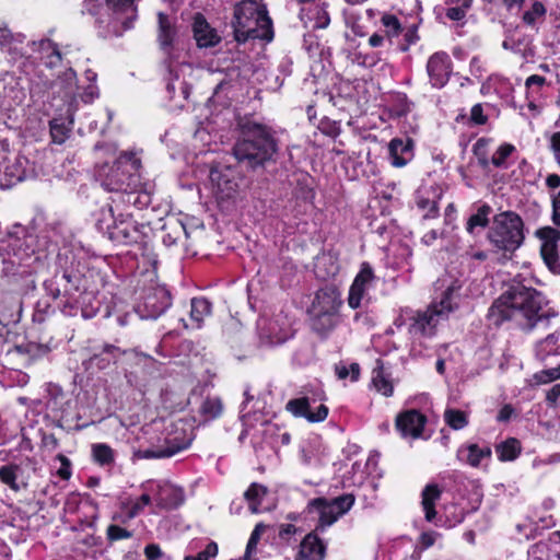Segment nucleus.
Here are the masks:
<instances>
[{
	"label": "nucleus",
	"mask_w": 560,
	"mask_h": 560,
	"mask_svg": "<svg viewBox=\"0 0 560 560\" xmlns=\"http://www.w3.org/2000/svg\"><path fill=\"white\" fill-rule=\"evenodd\" d=\"M542 304L544 298L539 291L513 279L489 308L488 318L495 326L505 320H517L523 329L530 331L539 324L546 327L549 324L550 315L541 312Z\"/></svg>",
	"instance_id": "1"
},
{
	"label": "nucleus",
	"mask_w": 560,
	"mask_h": 560,
	"mask_svg": "<svg viewBox=\"0 0 560 560\" xmlns=\"http://www.w3.org/2000/svg\"><path fill=\"white\" fill-rule=\"evenodd\" d=\"M238 126L241 135L233 147L235 159L247 168H262L278 151L270 128L249 119L241 121Z\"/></svg>",
	"instance_id": "2"
},
{
	"label": "nucleus",
	"mask_w": 560,
	"mask_h": 560,
	"mask_svg": "<svg viewBox=\"0 0 560 560\" xmlns=\"http://www.w3.org/2000/svg\"><path fill=\"white\" fill-rule=\"evenodd\" d=\"M234 37L238 43L247 39H273L272 21L260 0H242L235 5L232 21Z\"/></svg>",
	"instance_id": "3"
},
{
	"label": "nucleus",
	"mask_w": 560,
	"mask_h": 560,
	"mask_svg": "<svg viewBox=\"0 0 560 560\" xmlns=\"http://www.w3.org/2000/svg\"><path fill=\"white\" fill-rule=\"evenodd\" d=\"M460 288L457 281L446 287L440 302H432L424 310H405L408 317V332L413 337L430 338L435 335L438 325L448 318L456 305L453 302L454 293Z\"/></svg>",
	"instance_id": "4"
},
{
	"label": "nucleus",
	"mask_w": 560,
	"mask_h": 560,
	"mask_svg": "<svg viewBox=\"0 0 560 560\" xmlns=\"http://www.w3.org/2000/svg\"><path fill=\"white\" fill-rule=\"evenodd\" d=\"M35 237L27 234L22 225H14L8 240L0 245V260L5 275H14L20 267H31L38 259L34 248Z\"/></svg>",
	"instance_id": "5"
},
{
	"label": "nucleus",
	"mask_w": 560,
	"mask_h": 560,
	"mask_svg": "<svg viewBox=\"0 0 560 560\" xmlns=\"http://www.w3.org/2000/svg\"><path fill=\"white\" fill-rule=\"evenodd\" d=\"M490 244L504 253H514L524 242V223L513 211H504L493 217L488 232Z\"/></svg>",
	"instance_id": "6"
},
{
	"label": "nucleus",
	"mask_w": 560,
	"mask_h": 560,
	"mask_svg": "<svg viewBox=\"0 0 560 560\" xmlns=\"http://www.w3.org/2000/svg\"><path fill=\"white\" fill-rule=\"evenodd\" d=\"M140 167L141 161L136 154L124 152L112 166L103 186L109 191L126 192L130 202L133 192L140 186Z\"/></svg>",
	"instance_id": "7"
},
{
	"label": "nucleus",
	"mask_w": 560,
	"mask_h": 560,
	"mask_svg": "<svg viewBox=\"0 0 560 560\" xmlns=\"http://www.w3.org/2000/svg\"><path fill=\"white\" fill-rule=\"evenodd\" d=\"M136 0H86L85 10L101 20L103 11L110 13V22L121 24L122 31L133 27V23L138 16V9L135 4Z\"/></svg>",
	"instance_id": "8"
},
{
	"label": "nucleus",
	"mask_w": 560,
	"mask_h": 560,
	"mask_svg": "<svg viewBox=\"0 0 560 560\" xmlns=\"http://www.w3.org/2000/svg\"><path fill=\"white\" fill-rule=\"evenodd\" d=\"M210 180L220 205L234 201L240 195L244 178L232 166L215 165L210 170Z\"/></svg>",
	"instance_id": "9"
},
{
	"label": "nucleus",
	"mask_w": 560,
	"mask_h": 560,
	"mask_svg": "<svg viewBox=\"0 0 560 560\" xmlns=\"http://www.w3.org/2000/svg\"><path fill=\"white\" fill-rule=\"evenodd\" d=\"M82 277L79 273L63 271L61 275L45 282L47 293L54 299L63 296L66 299L63 307L77 308L81 304L82 293L80 291Z\"/></svg>",
	"instance_id": "10"
},
{
	"label": "nucleus",
	"mask_w": 560,
	"mask_h": 560,
	"mask_svg": "<svg viewBox=\"0 0 560 560\" xmlns=\"http://www.w3.org/2000/svg\"><path fill=\"white\" fill-rule=\"evenodd\" d=\"M537 236L542 241L540 254L553 275H560V259L558 254V242L560 241V231L546 226L537 231Z\"/></svg>",
	"instance_id": "11"
},
{
	"label": "nucleus",
	"mask_w": 560,
	"mask_h": 560,
	"mask_svg": "<svg viewBox=\"0 0 560 560\" xmlns=\"http://www.w3.org/2000/svg\"><path fill=\"white\" fill-rule=\"evenodd\" d=\"M427 71L432 86L443 88L448 82L452 72L450 56L443 51L433 54L428 60Z\"/></svg>",
	"instance_id": "12"
},
{
	"label": "nucleus",
	"mask_w": 560,
	"mask_h": 560,
	"mask_svg": "<svg viewBox=\"0 0 560 560\" xmlns=\"http://www.w3.org/2000/svg\"><path fill=\"white\" fill-rule=\"evenodd\" d=\"M108 236L116 243L127 245L137 243L141 237V231L136 221L126 218L115 221L112 226H108Z\"/></svg>",
	"instance_id": "13"
},
{
	"label": "nucleus",
	"mask_w": 560,
	"mask_h": 560,
	"mask_svg": "<svg viewBox=\"0 0 560 560\" xmlns=\"http://www.w3.org/2000/svg\"><path fill=\"white\" fill-rule=\"evenodd\" d=\"M171 295L164 288H156L149 293L143 301V310H140L143 318H158L171 306Z\"/></svg>",
	"instance_id": "14"
},
{
	"label": "nucleus",
	"mask_w": 560,
	"mask_h": 560,
	"mask_svg": "<svg viewBox=\"0 0 560 560\" xmlns=\"http://www.w3.org/2000/svg\"><path fill=\"white\" fill-rule=\"evenodd\" d=\"M285 409L296 418H305L308 422H322L328 416V408L319 405L314 412L310 410V399L307 397L290 399Z\"/></svg>",
	"instance_id": "15"
},
{
	"label": "nucleus",
	"mask_w": 560,
	"mask_h": 560,
	"mask_svg": "<svg viewBox=\"0 0 560 560\" xmlns=\"http://www.w3.org/2000/svg\"><path fill=\"white\" fill-rule=\"evenodd\" d=\"M425 422L427 418L421 412L411 409L397 416L396 428L402 436L419 438Z\"/></svg>",
	"instance_id": "16"
},
{
	"label": "nucleus",
	"mask_w": 560,
	"mask_h": 560,
	"mask_svg": "<svg viewBox=\"0 0 560 560\" xmlns=\"http://www.w3.org/2000/svg\"><path fill=\"white\" fill-rule=\"evenodd\" d=\"M192 32L194 38L200 48L214 47L221 42L220 35L200 13H197L194 18Z\"/></svg>",
	"instance_id": "17"
},
{
	"label": "nucleus",
	"mask_w": 560,
	"mask_h": 560,
	"mask_svg": "<svg viewBox=\"0 0 560 560\" xmlns=\"http://www.w3.org/2000/svg\"><path fill=\"white\" fill-rule=\"evenodd\" d=\"M388 153L393 166H406L413 158V140L410 138L392 139L388 143Z\"/></svg>",
	"instance_id": "18"
},
{
	"label": "nucleus",
	"mask_w": 560,
	"mask_h": 560,
	"mask_svg": "<svg viewBox=\"0 0 560 560\" xmlns=\"http://www.w3.org/2000/svg\"><path fill=\"white\" fill-rule=\"evenodd\" d=\"M373 279V271L369 265L364 264L360 272L357 275L348 298V304L351 308H358L361 305V300L365 293L366 285Z\"/></svg>",
	"instance_id": "19"
},
{
	"label": "nucleus",
	"mask_w": 560,
	"mask_h": 560,
	"mask_svg": "<svg viewBox=\"0 0 560 560\" xmlns=\"http://www.w3.org/2000/svg\"><path fill=\"white\" fill-rule=\"evenodd\" d=\"M177 31L175 27V23L172 21V19L163 13H158V42L161 47V49L165 54H170V49L173 46V43L175 40Z\"/></svg>",
	"instance_id": "20"
},
{
	"label": "nucleus",
	"mask_w": 560,
	"mask_h": 560,
	"mask_svg": "<svg viewBox=\"0 0 560 560\" xmlns=\"http://www.w3.org/2000/svg\"><path fill=\"white\" fill-rule=\"evenodd\" d=\"M21 313V301L16 296L2 295L0 298V325L4 328L11 324H18Z\"/></svg>",
	"instance_id": "21"
},
{
	"label": "nucleus",
	"mask_w": 560,
	"mask_h": 560,
	"mask_svg": "<svg viewBox=\"0 0 560 560\" xmlns=\"http://www.w3.org/2000/svg\"><path fill=\"white\" fill-rule=\"evenodd\" d=\"M184 492L170 483L159 485L155 493V501L163 509H175L184 502Z\"/></svg>",
	"instance_id": "22"
},
{
	"label": "nucleus",
	"mask_w": 560,
	"mask_h": 560,
	"mask_svg": "<svg viewBox=\"0 0 560 560\" xmlns=\"http://www.w3.org/2000/svg\"><path fill=\"white\" fill-rule=\"evenodd\" d=\"M211 314V303L205 298H194L190 301L189 322L182 319L185 328L199 329L205 317Z\"/></svg>",
	"instance_id": "23"
},
{
	"label": "nucleus",
	"mask_w": 560,
	"mask_h": 560,
	"mask_svg": "<svg viewBox=\"0 0 560 560\" xmlns=\"http://www.w3.org/2000/svg\"><path fill=\"white\" fill-rule=\"evenodd\" d=\"M326 555V546L315 535L307 534L301 542V549L295 559L302 560H324Z\"/></svg>",
	"instance_id": "24"
},
{
	"label": "nucleus",
	"mask_w": 560,
	"mask_h": 560,
	"mask_svg": "<svg viewBox=\"0 0 560 560\" xmlns=\"http://www.w3.org/2000/svg\"><path fill=\"white\" fill-rule=\"evenodd\" d=\"M341 304L335 290H319L312 304L311 313H335Z\"/></svg>",
	"instance_id": "25"
},
{
	"label": "nucleus",
	"mask_w": 560,
	"mask_h": 560,
	"mask_svg": "<svg viewBox=\"0 0 560 560\" xmlns=\"http://www.w3.org/2000/svg\"><path fill=\"white\" fill-rule=\"evenodd\" d=\"M442 490L436 483H429L421 492V505L425 514V520L432 522L436 516L435 503L440 500Z\"/></svg>",
	"instance_id": "26"
},
{
	"label": "nucleus",
	"mask_w": 560,
	"mask_h": 560,
	"mask_svg": "<svg viewBox=\"0 0 560 560\" xmlns=\"http://www.w3.org/2000/svg\"><path fill=\"white\" fill-rule=\"evenodd\" d=\"M190 444V441L184 443H175L174 441H167V445L165 447L159 448H149L144 451H138L135 453V456L138 458H163L171 457L178 452L187 448Z\"/></svg>",
	"instance_id": "27"
},
{
	"label": "nucleus",
	"mask_w": 560,
	"mask_h": 560,
	"mask_svg": "<svg viewBox=\"0 0 560 560\" xmlns=\"http://www.w3.org/2000/svg\"><path fill=\"white\" fill-rule=\"evenodd\" d=\"M319 514V526L325 528L332 525L341 515L335 510L331 502L325 498H317L311 502Z\"/></svg>",
	"instance_id": "28"
},
{
	"label": "nucleus",
	"mask_w": 560,
	"mask_h": 560,
	"mask_svg": "<svg viewBox=\"0 0 560 560\" xmlns=\"http://www.w3.org/2000/svg\"><path fill=\"white\" fill-rule=\"evenodd\" d=\"M73 125V114L67 118H52L49 122L50 136L54 143L62 144L69 138Z\"/></svg>",
	"instance_id": "29"
},
{
	"label": "nucleus",
	"mask_w": 560,
	"mask_h": 560,
	"mask_svg": "<svg viewBox=\"0 0 560 560\" xmlns=\"http://www.w3.org/2000/svg\"><path fill=\"white\" fill-rule=\"evenodd\" d=\"M312 328L317 334L324 336L337 325V314L335 313H312Z\"/></svg>",
	"instance_id": "30"
},
{
	"label": "nucleus",
	"mask_w": 560,
	"mask_h": 560,
	"mask_svg": "<svg viewBox=\"0 0 560 560\" xmlns=\"http://www.w3.org/2000/svg\"><path fill=\"white\" fill-rule=\"evenodd\" d=\"M268 493L267 487L264 485L253 482L244 493L245 500L248 502L249 510L252 513L259 512V505L262 499Z\"/></svg>",
	"instance_id": "31"
},
{
	"label": "nucleus",
	"mask_w": 560,
	"mask_h": 560,
	"mask_svg": "<svg viewBox=\"0 0 560 560\" xmlns=\"http://www.w3.org/2000/svg\"><path fill=\"white\" fill-rule=\"evenodd\" d=\"M495 452L501 462L514 460L521 453V445L518 440L510 438L497 445Z\"/></svg>",
	"instance_id": "32"
},
{
	"label": "nucleus",
	"mask_w": 560,
	"mask_h": 560,
	"mask_svg": "<svg viewBox=\"0 0 560 560\" xmlns=\"http://www.w3.org/2000/svg\"><path fill=\"white\" fill-rule=\"evenodd\" d=\"M92 457L101 466H112L115 463V451L105 443L92 445Z\"/></svg>",
	"instance_id": "33"
},
{
	"label": "nucleus",
	"mask_w": 560,
	"mask_h": 560,
	"mask_svg": "<svg viewBox=\"0 0 560 560\" xmlns=\"http://www.w3.org/2000/svg\"><path fill=\"white\" fill-rule=\"evenodd\" d=\"M165 231H166V233L163 235V243L166 246L175 245L183 238L187 237L186 228L178 220H175L174 222H170L165 226Z\"/></svg>",
	"instance_id": "34"
},
{
	"label": "nucleus",
	"mask_w": 560,
	"mask_h": 560,
	"mask_svg": "<svg viewBox=\"0 0 560 560\" xmlns=\"http://www.w3.org/2000/svg\"><path fill=\"white\" fill-rule=\"evenodd\" d=\"M443 418L445 423L453 430H462L469 423L468 413L455 408H446Z\"/></svg>",
	"instance_id": "35"
},
{
	"label": "nucleus",
	"mask_w": 560,
	"mask_h": 560,
	"mask_svg": "<svg viewBox=\"0 0 560 560\" xmlns=\"http://www.w3.org/2000/svg\"><path fill=\"white\" fill-rule=\"evenodd\" d=\"M490 143H491V139L479 138L472 145V153L477 158L478 164L483 170H487L490 165V159H489Z\"/></svg>",
	"instance_id": "36"
},
{
	"label": "nucleus",
	"mask_w": 560,
	"mask_h": 560,
	"mask_svg": "<svg viewBox=\"0 0 560 560\" xmlns=\"http://www.w3.org/2000/svg\"><path fill=\"white\" fill-rule=\"evenodd\" d=\"M15 351L22 355H26L30 361H34L48 353L47 346L38 345L35 342H27L24 345L15 346Z\"/></svg>",
	"instance_id": "37"
},
{
	"label": "nucleus",
	"mask_w": 560,
	"mask_h": 560,
	"mask_svg": "<svg viewBox=\"0 0 560 560\" xmlns=\"http://www.w3.org/2000/svg\"><path fill=\"white\" fill-rule=\"evenodd\" d=\"M513 152H515V147L513 144H501L490 159V164L498 168H508V159Z\"/></svg>",
	"instance_id": "38"
},
{
	"label": "nucleus",
	"mask_w": 560,
	"mask_h": 560,
	"mask_svg": "<svg viewBox=\"0 0 560 560\" xmlns=\"http://www.w3.org/2000/svg\"><path fill=\"white\" fill-rule=\"evenodd\" d=\"M47 400L46 407L51 411H58L61 409V400L65 398L62 388L56 384H48L46 386Z\"/></svg>",
	"instance_id": "39"
},
{
	"label": "nucleus",
	"mask_w": 560,
	"mask_h": 560,
	"mask_svg": "<svg viewBox=\"0 0 560 560\" xmlns=\"http://www.w3.org/2000/svg\"><path fill=\"white\" fill-rule=\"evenodd\" d=\"M491 212V207L488 205H482L480 208H478L477 212L467 221V231L469 233L474 232V229L477 226L485 228L489 223L488 215Z\"/></svg>",
	"instance_id": "40"
},
{
	"label": "nucleus",
	"mask_w": 560,
	"mask_h": 560,
	"mask_svg": "<svg viewBox=\"0 0 560 560\" xmlns=\"http://www.w3.org/2000/svg\"><path fill=\"white\" fill-rule=\"evenodd\" d=\"M223 406L218 397H208L200 406V413L207 419L212 420L219 417L222 412Z\"/></svg>",
	"instance_id": "41"
},
{
	"label": "nucleus",
	"mask_w": 560,
	"mask_h": 560,
	"mask_svg": "<svg viewBox=\"0 0 560 560\" xmlns=\"http://www.w3.org/2000/svg\"><path fill=\"white\" fill-rule=\"evenodd\" d=\"M466 450L468 452L467 463L472 467H477L482 458L491 456V448L488 446L481 448L477 444H469Z\"/></svg>",
	"instance_id": "42"
},
{
	"label": "nucleus",
	"mask_w": 560,
	"mask_h": 560,
	"mask_svg": "<svg viewBox=\"0 0 560 560\" xmlns=\"http://www.w3.org/2000/svg\"><path fill=\"white\" fill-rule=\"evenodd\" d=\"M546 8L540 1H535L532 8L524 12L522 20L528 26H534L536 21L546 15Z\"/></svg>",
	"instance_id": "43"
},
{
	"label": "nucleus",
	"mask_w": 560,
	"mask_h": 560,
	"mask_svg": "<svg viewBox=\"0 0 560 560\" xmlns=\"http://www.w3.org/2000/svg\"><path fill=\"white\" fill-rule=\"evenodd\" d=\"M40 47L43 50L51 49V52L47 56L46 66L50 68L59 66L61 62V52L58 49L57 44L52 43L50 39H43L40 42Z\"/></svg>",
	"instance_id": "44"
},
{
	"label": "nucleus",
	"mask_w": 560,
	"mask_h": 560,
	"mask_svg": "<svg viewBox=\"0 0 560 560\" xmlns=\"http://www.w3.org/2000/svg\"><path fill=\"white\" fill-rule=\"evenodd\" d=\"M329 501L335 506V510L342 516L352 508L355 497L352 493H346Z\"/></svg>",
	"instance_id": "45"
},
{
	"label": "nucleus",
	"mask_w": 560,
	"mask_h": 560,
	"mask_svg": "<svg viewBox=\"0 0 560 560\" xmlns=\"http://www.w3.org/2000/svg\"><path fill=\"white\" fill-rule=\"evenodd\" d=\"M559 341V336L556 334H549L544 340L537 343L536 351L540 359H545L547 355L552 353L553 347Z\"/></svg>",
	"instance_id": "46"
},
{
	"label": "nucleus",
	"mask_w": 560,
	"mask_h": 560,
	"mask_svg": "<svg viewBox=\"0 0 560 560\" xmlns=\"http://www.w3.org/2000/svg\"><path fill=\"white\" fill-rule=\"evenodd\" d=\"M16 466H2L0 468V479L3 483L8 485L14 491L20 490V487L16 485Z\"/></svg>",
	"instance_id": "47"
},
{
	"label": "nucleus",
	"mask_w": 560,
	"mask_h": 560,
	"mask_svg": "<svg viewBox=\"0 0 560 560\" xmlns=\"http://www.w3.org/2000/svg\"><path fill=\"white\" fill-rule=\"evenodd\" d=\"M381 21L382 24L388 30V36H398L401 33L402 27L396 15L386 13L382 16Z\"/></svg>",
	"instance_id": "48"
},
{
	"label": "nucleus",
	"mask_w": 560,
	"mask_h": 560,
	"mask_svg": "<svg viewBox=\"0 0 560 560\" xmlns=\"http://www.w3.org/2000/svg\"><path fill=\"white\" fill-rule=\"evenodd\" d=\"M22 40L23 36L21 34L14 36L5 24H0V46L2 49H8L10 51V46L13 42Z\"/></svg>",
	"instance_id": "49"
},
{
	"label": "nucleus",
	"mask_w": 560,
	"mask_h": 560,
	"mask_svg": "<svg viewBox=\"0 0 560 560\" xmlns=\"http://www.w3.org/2000/svg\"><path fill=\"white\" fill-rule=\"evenodd\" d=\"M266 530V526L262 523H259L255 526L254 530L250 534L246 546V552L244 556V560H247L250 556V552L256 549V546L260 539L261 534Z\"/></svg>",
	"instance_id": "50"
},
{
	"label": "nucleus",
	"mask_w": 560,
	"mask_h": 560,
	"mask_svg": "<svg viewBox=\"0 0 560 560\" xmlns=\"http://www.w3.org/2000/svg\"><path fill=\"white\" fill-rule=\"evenodd\" d=\"M472 0H462L460 5L448 8L446 16L452 21H460L466 15V10L470 8Z\"/></svg>",
	"instance_id": "51"
},
{
	"label": "nucleus",
	"mask_w": 560,
	"mask_h": 560,
	"mask_svg": "<svg viewBox=\"0 0 560 560\" xmlns=\"http://www.w3.org/2000/svg\"><path fill=\"white\" fill-rule=\"evenodd\" d=\"M373 384L377 392L382 393L384 396H392L394 390L393 385L388 380L384 377L382 372H377L373 376Z\"/></svg>",
	"instance_id": "52"
},
{
	"label": "nucleus",
	"mask_w": 560,
	"mask_h": 560,
	"mask_svg": "<svg viewBox=\"0 0 560 560\" xmlns=\"http://www.w3.org/2000/svg\"><path fill=\"white\" fill-rule=\"evenodd\" d=\"M218 555V545L213 541L209 542L205 550L196 556H186L184 560H210Z\"/></svg>",
	"instance_id": "53"
},
{
	"label": "nucleus",
	"mask_w": 560,
	"mask_h": 560,
	"mask_svg": "<svg viewBox=\"0 0 560 560\" xmlns=\"http://www.w3.org/2000/svg\"><path fill=\"white\" fill-rule=\"evenodd\" d=\"M107 539L110 541L119 540V539H127L132 536L131 532L127 530L126 528H122L118 525H109L107 527Z\"/></svg>",
	"instance_id": "54"
},
{
	"label": "nucleus",
	"mask_w": 560,
	"mask_h": 560,
	"mask_svg": "<svg viewBox=\"0 0 560 560\" xmlns=\"http://www.w3.org/2000/svg\"><path fill=\"white\" fill-rule=\"evenodd\" d=\"M560 378V365L557 368L548 369L537 375V380L541 383H548Z\"/></svg>",
	"instance_id": "55"
},
{
	"label": "nucleus",
	"mask_w": 560,
	"mask_h": 560,
	"mask_svg": "<svg viewBox=\"0 0 560 560\" xmlns=\"http://www.w3.org/2000/svg\"><path fill=\"white\" fill-rule=\"evenodd\" d=\"M549 148L555 160L560 165V131L553 132L549 139Z\"/></svg>",
	"instance_id": "56"
},
{
	"label": "nucleus",
	"mask_w": 560,
	"mask_h": 560,
	"mask_svg": "<svg viewBox=\"0 0 560 560\" xmlns=\"http://www.w3.org/2000/svg\"><path fill=\"white\" fill-rule=\"evenodd\" d=\"M150 502H151V497L147 493L142 494L140 497L139 501L131 506V509L129 511V517L133 518L136 515H138L141 512V510L145 505H149Z\"/></svg>",
	"instance_id": "57"
},
{
	"label": "nucleus",
	"mask_w": 560,
	"mask_h": 560,
	"mask_svg": "<svg viewBox=\"0 0 560 560\" xmlns=\"http://www.w3.org/2000/svg\"><path fill=\"white\" fill-rule=\"evenodd\" d=\"M552 222L555 225L560 226V190L552 197Z\"/></svg>",
	"instance_id": "58"
},
{
	"label": "nucleus",
	"mask_w": 560,
	"mask_h": 560,
	"mask_svg": "<svg viewBox=\"0 0 560 560\" xmlns=\"http://www.w3.org/2000/svg\"><path fill=\"white\" fill-rule=\"evenodd\" d=\"M96 97H98V88L95 84H89L81 95L82 101L85 103H91Z\"/></svg>",
	"instance_id": "59"
},
{
	"label": "nucleus",
	"mask_w": 560,
	"mask_h": 560,
	"mask_svg": "<svg viewBox=\"0 0 560 560\" xmlns=\"http://www.w3.org/2000/svg\"><path fill=\"white\" fill-rule=\"evenodd\" d=\"M470 118L474 122L478 125H483L487 121V117L483 115L482 106L480 104H476L472 106L470 112Z\"/></svg>",
	"instance_id": "60"
},
{
	"label": "nucleus",
	"mask_w": 560,
	"mask_h": 560,
	"mask_svg": "<svg viewBox=\"0 0 560 560\" xmlns=\"http://www.w3.org/2000/svg\"><path fill=\"white\" fill-rule=\"evenodd\" d=\"M144 555L148 560H156L162 556V550L158 545L151 544L144 548Z\"/></svg>",
	"instance_id": "61"
},
{
	"label": "nucleus",
	"mask_w": 560,
	"mask_h": 560,
	"mask_svg": "<svg viewBox=\"0 0 560 560\" xmlns=\"http://www.w3.org/2000/svg\"><path fill=\"white\" fill-rule=\"evenodd\" d=\"M560 397V384H555L546 394V401L549 406L556 405Z\"/></svg>",
	"instance_id": "62"
},
{
	"label": "nucleus",
	"mask_w": 560,
	"mask_h": 560,
	"mask_svg": "<svg viewBox=\"0 0 560 560\" xmlns=\"http://www.w3.org/2000/svg\"><path fill=\"white\" fill-rule=\"evenodd\" d=\"M545 84H546V78L538 75V74H533V75L528 77L525 81V86L527 89H530L533 86L541 88Z\"/></svg>",
	"instance_id": "63"
},
{
	"label": "nucleus",
	"mask_w": 560,
	"mask_h": 560,
	"mask_svg": "<svg viewBox=\"0 0 560 560\" xmlns=\"http://www.w3.org/2000/svg\"><path fill=\"white\" fill-rule=\"evenodd\" d=\"M513 413H514L513 407L511 405H504L500 409V411H499V413L497 416V420L499 422H508L511 419Z\"/></svg>",
	"instance_id": "64"
}]
</instances>
